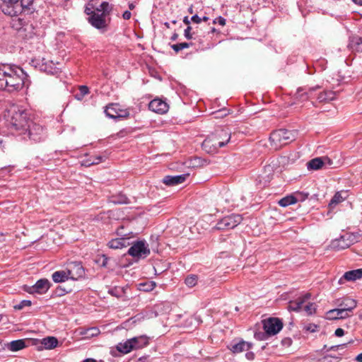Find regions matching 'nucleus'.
<instances>
[{
  "label": "nucleus",
  "mask_w": 362,
  "mask_h": 362,
  "mask_svg": "<svg viewBox=\"0 0 362 362\" xmlns=\"http://www.w3.org/2000/svg\"><path fill=\"white\" fill-rule=\"evenodd\" d=\"M10 118L8 119V126L13 133L22 135L27 132V127L31 122L30 113L23 109L18 108L10 110Z\"/></svg>",
  "instance_id": "obj_1"
},
{
  "label": "nucleus",
  "mask_w": 362,
  "mask_h": 362,
  "mask_svg": "<svg viewBox=\"0 0 362 362\" xmlns=\"http://www.w3.org/2000/svg\"><path fill=\"white\" fill-rule=\"evenodd\" d=\"M18 70L20 73H18L16 69H8L3 89L7 88L8 91H12L21 88L23 86L25 74L23 71L24 69Z\"/></svg>",
  "instance_id": "obj_2"
},
{
  "label": "nucleus",
  "mask_w": 362,
  "mask_h": 362,
  "mask_svg": "<svg viewBox=\"0 0 362 362\" xmlns=\"http://www.w3.org/2000/svg\"><path fill=\"white\" fill-rule=\"evenodd\" d=\"M296 134L293 131L280 129L274 131L269 136V141L275 148L288 144L295 139Z\"/></svg>",
  "instance_id": "obj_3"
},
{
  "label": "nucleus",
  "mask_w": 362,
  "mask_h": 362,
  "mask_svg": "<svg viewBox=\"0 0 362 362\" xmlns=\"http://www.w3.org/2000/svg\"><path fill=\"white\" fill-rule=\"evenodd\" d=\"M22 135H27L34 142H40L45 139L46 132L42 126L31 121L27 127V132H24Z\"/></svg>",
  "instance_id": "obj_4"
},
{
  "label": "nucleus",
  "mask_w": 362,
  "mask_h": 362,
  "mask_svg": "<svg viewBox=\"0 0 362 362\" xmlns=\"http://www.w3.org/2000/svg\"><path fill=\"white\" fill-rule=\"evenodd\" d=\"M243 221L242 216L233 214L221 218L216 225L218 230H230L239 225Z\"/></svg>",
  "instance_id": "obj_5"
},
{
  "label": "nucleus",
  "mask_w": 362,
  "mask_h": 362,
  "mask_svg": "<svg viewBox=\"0 0 362 362\" xmlns=\"http://www.w3.org/2000/svg\"><path fill=\"white\" fill-rule=\"evenodd\" d=\"M128 254L133 257L146 258L150 254V249L144 240H138L129 247Z\"/></svg>",
  "instance_id": "obj_6"
},
{
  "label": "nucleus",
  "mask_w": 362,
  "mask_h": 362,
  "mask_svg": "<svg viewBox=\"0 0 362 362\" xmlns=\"http://www.w3.org/2000/svg\"><path fill=\"white\" fill-rule=\"evenodd\" d=\"M105 113L112 119L127 118L129 116V109H123L118 103H111L105 107Z\"/></svg>",
  "instance_id": "obj_7"
},
{
  "label": "nucleus",
  "mask_w": 362,
  "mask_h": 362,
  "mask_svg": "<svg viewBox=\"0 0 362 362\" xmlns=\"http://www.w3.org/2000/svg\"><path fill=\"white\" fill-rule=\"evenodd\" d=\"M262 323L264 330L267 332L269 336L276 334L283 327V323L279 318L270 317L262 320Z\"/></svg>",
  "instance_id": "obj_8"
},
{
  "label": "nucleus",
  "mask_w": 362,
  "mask_h": 362,
  "mask_svg": "<svg viewBox=\"0 0 362 362\" xmlns=\"http://www.w3.org/2000/svg\"><path fill=\"white\" fill-rule=\"evenodd\" d=\"M110 15L100 14L99 13H95L88 17V22L93 25L94 28L97 29H105L110 22Z\"/></svg>",
  "instance_id": "obj_9"
},
{
  "label": "nucleus",
  "mask_w": 362,
  "mask_h": 362,
  "mask_svg": "<svg viewBox=\"0 0 362 362\" xmlns=\"http://www.w3.org/2000/svg\"><path fill=\"white\" fill-rule=\"evenodd\" d=\"M355 242V237L349 233L341 235L332 242V247L337 250L348 248Z\"/></svg>",
  "instance_id": "obj_10"
},
{
  "label": "nucleus",
  "mask_w": 362,
  "mask_h": 362,
  "mask_svg": "<svg viewBox=\"0 0 362 362\" xmlns=\"http://www.w3.org/2000/svg\"><path fill=\"white\" fill-rule=\"evenodd\" d=\"M49 288L50 282L47 279H41L32 286H25L24 291L28 293H37L39 294H44Z\"/></svg>",
  "instance_id": "obj_11"
},
{
  "label": "nucleus",
  "mask_w": 362,
  "mask_h": 362,
  "mask_svg": "<svg viewBox=\"0 0 362 362\" xmlns=\"http://www.w3.org/2000/svg\"><path fill=\"white\" fill-rule=\"evenodd\" d=\"M33 0H19L17 4L14 6V10L9 8L8 6L4 7V13L8 16H16L21 14L24 8H29L32 5Z\"/></svg>",
  "instance_id": "obj_12"
},
{
  "label": "nucleus",
  "mask_w": 362,
  "mask_h": 362,
  "mask_svg": "<svg viewBox=\"0 0 362 362\" xmlns=\"http://www.w3.org/2000/svg\"><path fill=\"white\" fill-rule=\"evenodd\" d=\"M210 139L218 151L219 148L223 147L228 143L230 134L224 130H221L217 135L212 136Z\"/></svg>",
  "instance_id": "obj_13"
},
{
  "label": "nucleus",
  "mask_w": 362,
  "mask_h": 362,
  "mask_svg": "<svg viewBox=\"0 0 362 362\" xmlns=\"http://www.w3.org/2000/svg\"><path fill=\"white\" fill-rule=\"evenodd\" d=\"M67 272L70 279L72 280H77L85 274L83 266L81 263L76 262H72L69 264Z\"/></svg>",
  "instance_id": "obj_14"
},
{
  "label": "nucleus",
  "mask_w": 362,
  "mask_h": 362,
  "mask_svg": "<svg viewBox=\"0 0 362 362\" xmlns=\"http://www.w3.org/2000/svg\"><path fill=\"white\" fill-rule=\"evenodd\" d=\"M148 108L153 112L162 115L168 112L169 106L165 101L156 98L149 103Z\"/></svg>",
  "instance_id": "obj_15"
},
{
  "label": "nucleus",
  "mask_w": 362,
  "mask_h": 362,
  "mask_svg": "<svg viewBox=\"0 0 362 362\" xmlns=\"http://www.w3.org/2000/svg\"><path fill=\"white\" fill-rule=\"evenodd\" d=\"M13 18L11 21V26L12 28L17 31H20L21 30H27L28 28H31L32 25H30L28 22L23 17L18 16V14L16 16H11Z\"/></svg>",
  "instance_id": "obj_16"
},
{
  "label": "nucleus",
  "mask_w": 362,
  "mask_h": 362,
  "mask_svg": "<svg viewBox=\"0 0 362 362\" xmlns=\"http://www.w3.org/2000/svg\"><path fill=\"white\" fill-rule=\"evenodd\" d=\"M362 277V269L351 270L344 273L339 279L338 283L343 284L346 281H355Z\"/></svg>",
  "instance_id": "obj_17"
},
{
  "label": "nucleus",
  "mask_w": 362,
  "mask_h": 362,
  "mask_svg": "<svg viewBox=\"0 0 362 362\" xmlns=\"http://www.w3.org/2000/svg\"><path fill=\"white\" fill-rule=\"evenodd\" d=\"M320 86H317L315 87L310 88L308 90H305L303 88H298L296 93V98L299 101H305L313 98L314 92L318 89Z\"/></svg>",
  "instance_id": "obj_18"
},
{
  "label": "nucleus",
  "mask_w": 362,
  "mask_h": 362,
  "mask_svg": "<svg viewBox=\"0 0 362 362\" xmlns=\"http://www.w3.org/2000/svg\"><path fill=\"white\" fill-rule=\"evenodd\" d=\"M188 175L189 174H182L174 176L167 175L163 178V182L166 185L174 186L184 182Z\"/></svg>",
  "instance_id": "obj_19"
},
{
  "label": "nucleus",
  "mask_w": 362,
  "mask_h": 362,
  "mask_svg": "<svg viewBox=\"0 0 362 362\" xmlns=\"http://www.w3.org/2000/svg\"><path fill=\"white\" fill-rule=\"evenodd\" d=\"M148 339L146 335H140L130 339L134 350L146 346L149 344Z\"/></svg>",
  "instance_id": "obj_20"
},
{
  "label": "nucleus",
  "mask_w": 362,
  "mask_h": 362,
  "mask_svg": "<svg viewBox=\"0 0 362 362\" xmlns=\"http://www.w3.org/2000/svg\"><path fill=\"white\" fill-rule=\"evenodd\" d=\"M310 298V294L307 293L304 296L299 297L296 300H292L289 302L288 304V310L298 312L299 311L303 304Z\"/></svg>",
  "instance_id": "obj_21"
},
{
  "label": "nucleus",
  "mask_w": 362,
  "mask_h": 362,
  "mask_svg": "<svg viewBox=\"0 0 362 362\" xmlns=\"http://www.w3.org/2000/svg\"><path fill=\"white\" fill-rule=\"evenodd\" d=\"M356 301L350 298H344L338 303L339 308H341L349 314H351L352 310L356 307Z\"/></svg>",
  "instance_id": "obj_22"
},
{
  "label": "nucleus",
  "mask_w": 362,
  "mask_h": 362,
  "mask_svg": "<svg viewBox=\"0 0 362 362\" xmlns=\"http://www.w3.org/2000/svg\"><path fill=\"white\" fill-rule=\"evenodd\" d=\"M327 318L330 320L344 319L351 316V314L347 313L341 308H336L327 312Z\"/></svg>",
  "instance_id": "obj_23"
},
{
  "label": "nucleus",
  "mask_w": 362,
  "mask_h": 362,
  "mask_svg": "<svg viewBox=\"0 0 362 362\" xmlns=\"http://www.w3.org/2000/svg\"><path fill=\"white\" fill-rule=\"evenodd\" d=\"M336 92L332 90H324L320 92L317 95V100L318 103H329L336 98Z\"/></svg>",
  "instance_id": "obj_24"
},
{
  "label": "nucleus",
  "mask_w": 362,
  "mask_h": 362,
  "mask_svg": "<svg viewBox=\"0 0 362 362\" xmlns=\"http://www.w3.org/2000/svg\"><path fill=\"white\" fill-rule=\"evenodd\" d=\"M252 344L243 340L231 345L230 351L234 354H238L244 351H248L252 348Z\"/></svg>",
  "instance_id": "obj_25"
},
{
  "label": "nucleus",
  "mask_w": 362,
  "mask_h": 362,
  "mask_svg": "<svg viewBox=\"0 0 362 362\" xmlns=\"http://www.w3.org/2000/svg\"><path fill=\"white\" fill-rule=\"evenodd\" d=\"M52 279L55 283H62L70 279V277L66 269L54 272L52 275Z\"/></svg>",
  "instance_id": "obj_26"
},
{
  "label": "nucleus",
  "mask_w": 362,
  "mask_h": 362,
  "mask_svg": "<svg viewBox=\"0 0 362 362\" xmlns=\"http://www.w3.org/2000/svg\"><path fill=\"white\" fill-rule=\"evenodd\" d=\"M129 245L127 242V238H120L111 240L107 245L112 249H120L127 247Z\"/></svg>",
  "instance_id": "obj_27"
},
{
  "label": "nucleus",
  "mask_w": 362,
  "mask_h": 362,
  "mask_svg": "<svg viewBox=\"0 0 362 362\" xmlns=\"http://www.w3.org/2000/svg\"><path fill=\"white\" fill-rule=\"evenodd\" d=\"M323 166L322 157L315 158L307 163V168L309 170H317Z\"/></svg>",
  "instance_id": "obj_28"
},
{
  "label": "nucleus",
  "mask_w": 362,
  "mask_h": 362,
  "mask_svg": "<svg viewBox=\"0 0 362 362\" xmlns=\"http://www.w3.org/2000/svg\"><path fill=\"white\" fill-rule=\"evenodd\" d=\"M58 340L54 337H47L41 340V344L45 349H52L57 346Z\"/></svg>",
  "instance_id": "obj_29"
},
{
  "label": "nucleus",
  "mask_w": 362,
  "mask_h": 362,
  "mask_svg": "<svg viewBox=\"0 0 362 362\" xmlns=\"http://www.w3.org/2000/svg\"><path fill=\"white\" fill-rule=\"evenodd\" d=\"M118 351L123 354H127L134 350L130 339L124 342H120L116 346Z\"/></svg>",
  "instance_id": "obj_30"
},
{
  "label": "nucleus",
  "mask_w": 362,
  "mask_h": 362,
  "mask_svg": "<svg viewBox=\"0 0 362 362\" xmlns=\"http://www.w3.org/2000/svg\"><path fill=\"white\" fill-rule=\"evenodd\" d=\"M6 346L8 350L11 351H18L25 347V339L13 340Z\"/></svg>",
  "instance_id": "obj_31"
},
{
  "label": "nucleus",
  "mask_w": 362,
  "mask_h": 362,
  "mask_svg": "<svg viewBox=\"0 0 362 362\" xmlns=\"http://www.w3.org/2000/svg\"><path fill=\"white\" fill-rule=\"evenodd\" d=\"M350 47L356 52H362V38L358 36L353 37L349 42Z\"/></svg>",
  "instance_id": "obj_32"
},
{
  "label": "nucleus",
  "mask_w": 362,
  "mask_h": 362,
  "mask_svg": "<svg viewBox=\"0 0 362 362\" xmlns=\"http://www.w3.org/2000/svg\"><path fill=\"white\" fill-rule=\"evenodd\" d=\"M99 334H100V330L98 328H97L95 327L81 329L80 331V334L84 335L85 338H88V339L93 337H96Z\"/></svg>",
  "instance_id": "obj_33"
},
{
  "label": "nucleus",
  "mask_w": 362,
  "mask_h": 362,
  "mask_svg": "<svg viewBox=\"0 0 362 362\" xmlns=\"http://www.w3.org/2000/svg\"><path fill=\"white\" fill-rule=\"evenodd\" d=\"M112 8V6L108 2L103 1L96 8L95 11L100 14L110 15Z\"/></svg>",
  "instance_id": "obj_34"
},
{
  "label": "nucleus",
  "mask_w": 362,
  "mask_h": 362,
  "mask_svg": "<svg viewBox=\"0 0 362 362\" xmlns=\"http://www.w3.org/2000/svg\"><path fill=\"white\" fill-rule=\"evenodd\" d=\"M202 148L209 153H214L217 151L210 137L206 138L202 143Z\"/></svg>",
  "instance_id": "obj_35"
},
{
  "label": "nucleus",
  "mask_w": 362,
  "mask_h": 362,
  "mask_svg": "<svg viewBox=\"0 0 362 362\" xmlns=\"http://www.w3.org/2000/svg\"><path fill=\"white\" fill-rule=\"evenodd\" d=\"M278 204L282 206V207H286L289 205L294 204V197H293V194H291L289 195H287L283 198H281Z\"/></svg>",
  "instance_id": "obj_36"
},
{
  "label": "nucleus",
  "mask_w": 362,
  "mask_h": 362,
  "mask_svg": "<svg viewBox=\"0 0 362 362\" xmlns=\"http://www.w3.org/2000/svg\"><path fill=\"white\" fill-rule=\"evenodd\" d=\"M295 204L299 202H304L309 196V193L305 192H295L293 194Z\"/></svg>",
  "instance_id": "obj_37"
},
{
  "label": "nucleus",
  "mask_w": 362,
  "mask_h": 362,
  "mask_svg": "<svg viewBox=\"0 0 362 362\" xmlns=\"http://www.w3.org/2000/svg\"><path fill=\"white\" fill-rule=\"evenodd\" d=\"M111 202L116 204H124L129 203L128 198L122 194L112 197Z\"/></svg>",
  "instance_id": "obj_38"
},
{
  "label": "nucleus",
  "mask_w": 362,
  "mask_h": 362,
  "mask_svg": "<svg viewBox=\"0 0 362 362\" xmlns=\"http://www.w3.org/2000/svg\"><path fill=\"white\" fill-rule=\"evenodd\" d=\"M344 200V198L341 196V194L340 192H337L330 200L329 206L330 208H333Z\"/></svg>",
  "instance_id": "obj_39"
},
{
  "label": "nucleus",
  "mask_w": 362,
  "mask_h": 362,
  "mask_svg": "<svg viewBox=\"0 0 362 362\" xmlns=\"http://www.w3.org/2000/svg\"><path fill=\"white\" fill-rule=\"evenodd\" d=\"M343 71H340L338 72L339 78L337 80L339 82L347 83L351 78L349 70L343 69Z\"/></svg>",
  "instance_id": "obj_40"
},
{
  "label": "nucleus",
  "mask_w": 362,
  "mask_h": 362,
  "mask_svg": "<svg viewBox=\"0 0 362 362\" xmlns=\"http://www.w3.org/2000/svg\"><path fill=\"white\" fill-rule=\"evenodd\" d=\"M198 282V276L195 274L188 275L185 280V284L188 287H193L197 285Z\"/></svg>",
  "instance_id": "obj_41"
},
{
  "label": "nucleus",
  "mask_w": 362,
  "mask_h": 362,
  "mask_svg": "<svg viewBox=\"0 0 362 362\" xmlns=\"http://www.w3.org/2000/svg\"><path fill=\"white\" fill-rule=\"evenodd\" d=\"M156 284L154 281H149L139 284V289L146 292L151 291Z\"/></svg>",
  "instance_id": "obj_42"
},
{
  "label": "nucleus",
  "mask_w": 362,
  "mask_h": 362,
  "mask_svg": "<svg viewBox=\"0 0 362 362\" xmlns=\"http://www.w3.org/2000/svg\"><path fill=\"white\" fill-rule=\"evenodd\" d=\"M191 45H192V43L181 42V43L173 45L171 46V47L175 52H178L179 51H180L183 49L189 48Z\"/></svg>",
  "instance_id": "obj_43"
},
{
  "label": "nucleus",
  "mask_w": 362,
  "mask_h": 362,
  "mask_svg": "<svg viewBox=\"0 0 362 362\" xmlns=\"http://www.w3.org/2000/svg\"><path fill=\"white\" fill-rule=\"evenodd\" d=\"M3 1L2 5L1 6V8L2 12L4 13V7L8 6L9 8H13L14 10V6L17 4L19 0H1Z\"/></svg>",
  "instance_id": "obj_44"
},
{
  "label": "nucleus",
  "mask_w": 362,
  "mask_h": 362,
  "mask_svg": "<svg viewBox=\"0 0 362 362\" xmlns=\"http://www.w3.org/2000/svg\"><path fill=\"white\" fill-rule=\"evenodd\" d=\"M80 95H76V97L78 100H81L86 95L89 93V89L86 86H81L79 87Z\"/></svg>",
  "instance_id": "obj_45"
},
{
  "label": "nucleus",
  "mask_w": 362,
  "mask_h": 362,
  "mask_svg": "<svg viewBox=\"0 0 362 362\" xmlns=\"http://www.w3.org/2000/svg\"><path fill=\"white\" fill-rule=\"evenodd\" d=\"M32 304L31 301L29 300H23L21 301L18 304L14 305V308L16 310H21L25 307L30 306Z\"/></svg>",
  "instance_id": "obj_46"
},
{
  "label": "nucleus",
  "mask_w": 362,
  "mask_h": 362,
  "mask_svg": "<svg viewBox=\"0 0 362 362\" xmlns=\"http://www.w3.org/2000/svg\"><path fill=\"white\" fill-rule=\"evenodd\" d=\"M255 338L257 340H267L269 337H270L267 332H256L254 335Z\"/></svg>",
  "instance_id": "obj_47"
},
{
  "label": "nucleus",
  "mask_w": 362,
  "mask_h": 362,
  "mask_svg": "<svg viewBox=\"0 0 362 362\" xmlns=\"http://www.w3.org/2000/svg\"><path fill=\"white\" fill-rule=\"evenodd\" d=\"M318 326L313 323H309L305 325L303 327V330L309 332H315L317 330Z\"/></svg>",
  "instance_id": "obj_48"
},
{
  "label": "nucleus",
  "mask_w": 362,
  "mask_h": 362,
  "mask_svg": "<svg viewBox=\"0 0 362 362\" xmlns=\"http://www.w3.org/2000/svg\"><path fill=\"white\" fill-rule=\"evenodd\" d=\"M103 160V157L101 156H93L92 159H90L87 164V165H97L101 163Z\"/></svg>",
  "instance_id": "obj_49"
},
{
  "label": "nucleus",
  "mask_w": 362,
  "mask_h": 362,
  "mask_svg": "<svg viewBox=\"0 0 362 362\" xmlns=\"http://www.w3.org/2000/svg\"><path fill=\"white\" fill-rule=\"evenodd\" d=\"M339 358L331 355L325 356L320 360V362H338Z\"/></svg>",
  "instance_id": "obj_50"
},
{
  "label": "nucleus",
  "mask_w": 362,
  "mask_h": 362,
  "mask_svg": "<svg viewBox=\"0 0 362 362\" xmlns=\"http://www.w3.org/2000/svg\"><path fill=\"white\" fill-rule=\"evenodd\" d=\"M8 71H4V69H0V90L3 89V86L7 76Z\"/></svg>",
  "instance_id": "obj_51"
},
{
  "label": "nucleus",
  "mask_w": 362,
  "mask_h": 362,
  "mask_svg": "<svg viewBox=\"0 0 362 362\" xmlns=\"http://www.w3.org/2000/svg\"><path fill=\"white\" fill-rule=\"evenodd\" d=\"M305 310L306 311V313L308 314L312 315L313 313H314L315 312V305L313 303H309V304L306 305L305 307Z\"/></svg>",
  "instance_id": "obj_52"
},
{
  "label": "nucleus",
  "mask_w": 362,
  "mask_h": 362,
  "mask_svg": "<svg viewBox=\"0 0 362 362\" xmlns=\"http://www.w3.org/2000/svg\"><path fill=\"white\" fill-rule=\"evenodd\" d=\"M108 293L113 296L119 297L121 296L122 291L120 288H114L109 290Z\"/></svg>",
  "instance_id": "obj_53"
},
{
  "label": "nucleus",
  "mask_w": 362,
  "mask_h": 362,
  "mask_svg": "<svg viewBox=\"0 0 362 362\" xmlns=\"http://www.w3.org/2000/svg\"><path fill=\"white\" fill-rule=\"evenodd\" d=\"M226 21L224 18L219 16L214 20L213 23L214 24L218 23L221 26H224L226 25Z\"/></svg>",
  "instance_id": "obj_54"
},
{
  "label": "nucleus",
  "mask_w": 362,
  "mask_h": 362,
  "mask_svg": "<svg viewBox=\"0 0 362 362\" xmlns=\"http://www.w3.org/2000/svg\"><path fill=\"white\" fill-rule=\"evenodd\" d=\"M191 30H192L191 26H187V28L185 30L184 35H185V37L187 40H190L192 38V34L191 33Z\"/></svg>",
  "instance_id": "obj_55"
},
{
  "label": "nucleus",
  "mask_w": 362,
  "mask_h": 362,
  "mask_svg": "<svg viewBox=\"0 0 362 362\" xmlns=\"http://www.w3.org/2000/svg\"><path fill=\"white\" fill-rule=\"evenodd\" d=\"M322 159L324 165H332L333 164V161L327 156H323Z\"/></svg>",
  "instance_id": "obj_56"
},
{
  "label": "nucleus",
  "mask_w": 362,
  "mask_h": 362,
  "mask_svg": "<svg viewBox=\"0 0 362 362\" xmlns=\"http://www.w3.org/2000/svg\"><path fill=\"white\" fill-rule=\"evenodd\" d=\"M334 334H335V336L339 337H342L344 334V331L341 328H337L335 330Z\"/></svg>",
  "instance_id": "obj_57"
},
{
  "label": "nucleus",
  "mask_w": 362,
  "mask_h": 362,
  "mask_svg": "<svg viewBox=\"0 0 362 362\" xmlns=\"http://www.w3.org/2000/svg\"><path fill=\"white\" fill-rule=\"evenodd\" d=\"M191 21L195 23H200L202 22V18L195 14L191 18Z\"/></svg>",
  "instance_id": "obj_58"
},
{
  "label": "nucleus",
  "mask_w": 362,
  "mask_h": 362,
  "mask_svg": "<svg viewBox=\"0 0 362 362\" xmlns=\"http://www.w3.org/2000/svg\"><path fill=\"white\" fill-rule=\"evenodd\" d=\"M281 343L284 346H289L292 343V340L290 338H285L282 340Z\"/></svg>",
  "instance_id": "obj_59"
},
{
  "label": "nucleus",
  "mask_w": 362,
  "mask_h": 362,
  "mask_svg": "<svg viewBox=\"0 0 362 362\" xmlns=\"http://www.w3.org/2000/svg\"><path fill=\"white\" fill-rule=\"evenodd\" d=\"M131 16H132V13L129 11H124L122 15L124 19H125V20H129L131 18Z\"/></svg>",
  "instance_id": "obj_60"
},
{
  "label": "nucleus",
  "mask_w": 362,
  "mask_h": 362,
  "mask_svg": "<svg viewBox=\"0 0 362 362\" xmlns=\"http://www.w3.org/2000/svg\"><path fill=\"white\" fill-rule=\"evenodd\" d=\"M245 356L248 360H252L255 358V354L252 351H248L246 353Z\"/></svg>",
  "instance_id": "obj_61"
},
{
  "label": "nucleus",
  "mask_w": 362,
  "mask_h": 362,
  "mask_svg": "<svg viewBox=\"0 0 362 362\" xmlns=\"http://www.w3.org/2000/svg\"><path fill=\"white\" fill-rule=\"evenodd\" d=\"M85 13L87 15H88L89 16H90L91 15H93V13H95L96 12L95 11H93L92 8L86 7L85 9Z\"/></svg>",
  "instance_id": "obj_62"
},
{
  "label": "nucleus",
  "mask_w": 362,
  "mask_h": 362,
  "mask_svg": "<svg viewBox=\"0 0 362 362\" xmlns=\"http://www.w3.org/2000/svg\"><path fill=\"white\" fill-rule=\"evenodd\" d=\"M136 362H151V361L148 359V358H147V357H144V356H143V357L139 358L136 361Z\"/></svg>",
  "instance_id": "obj_63"
},
{
  "label": "nucleus",
  "mask_w": 362,
  "mask_h": 362,
  "mask_svg": "<svg viewBox=\"0 0 362 362\" xmlns=\"http://www.w3.org/2000/svg\"><path fill=\"white\" fill-rule=\"evenodd\" d=\"M356 361L358 362H362V353L357 355V356L356 357Z\"/></svg>",
  "instance_id": "obj_64"
}]
</instances>
